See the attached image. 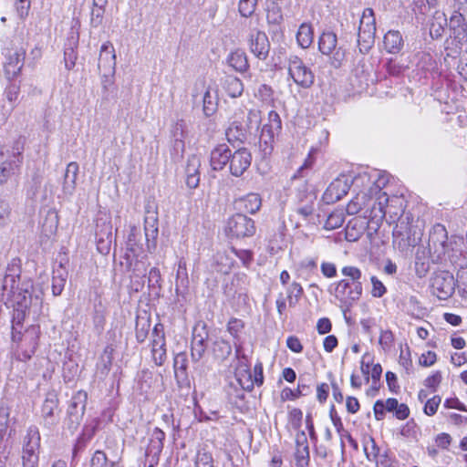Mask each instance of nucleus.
<instances>
[{
  "label": "nucleus",
  "mask_w": 467,
  "mask_h": 467,
  "mask_svg": "<svg viewBox=\"0 0 467 467\" xmlns=\"http://www.w3.org/2000/svg\"><path fill=\"white\" fill-rule=\"evenodd\" d=\"M441 402V398L438 395H435L432 398L428 399L424 405V409H423L424 413L428 416L434 415L437 412Z\"/></svg>",
  "instance_id": "nucleus-54"
},
{
  "label": "nucleus",
  "mask_w": 467,
  "mask_h": 467,
  "mask_svg": "<svg viewBox=\"0 0 467 467\" xmlns=\"http://www.w3.org/2000/svg\"><path fill=\"white\" fill-rule=\"evenodd\" d=\"M422 234L419 220L415 219L410 213H403L393 229L392 244L400 252L408 253L418 244Z\"/></svg>",
  "instance_id": "nucleus-2"
},
{
  "label": "nucleus",
  "mask_w": 467,
  "mask_h": 467,
  "mask_svg": "<svg viewBox=\"0 0 467 467\" xmlns=\"http://www.w3.org/2000/svg\"><path fill=\"white\" fill-rule=\"evenodd\" d=\"M204 341V337H202L201 334H196L195 332L193 333L191 349L192 361L198 362L202 358L206 349Z\"/></svg>",
  "instance_id": "nucleus-39"
},
{
  "label": "nucleus",
  "mask_w": 467,
  "mask_h": 467,
  "mask_svg": "<svg viewBox=\"0 0 467 467\" xmlns=\"http://www.w3.org/2000/svg\"><path fill=\"white\" fill-rule=\"evenodd\" d=\"M202 102L203 113L206 116H212L217 109V96L215 92H212L211 88L208 87L201 99Z\"/></svg>",
  "instance_id": "nucleus-38"
},
{
  "label": "nucleus",
  "mask_w": 467,
  "mask_h": 467,
  "mask_svg": "<svg viewBox=\"0 0 467 467\" xmlns=\"http://www.w3.org/2000/svg\"><path fill=\"white\" fill-rule=\"evenodd\" d=\"M20 267L16 259L7 266L3 279L2 288L5 294L11 299L14 306L12 317V340L19 342L23 338V323L26 316H38L41 310L42 301L36 296H32L33 287L30 282L19 284Z\"/></svg>",
  "instance_id": "nucleus-1"
},
{
  "label": "nucleus",
  "mask_w": 467,
  "mask_h": 467,
  "mask_svg": "<svg viewBox=\"0 0 467 467\" xmlns=\"http://www.w3.org/2000/svg\"><path fill=\"white\" fill-rule=\"evenodd\" d=\"M25 52L23 50L15 51L8 56L7 61L4 67L5 76L8 79L17 77L23 67Z\"/></svg>",
  "instance_id": "nucleus-23"
},
{
  "label": "nucleus",
  "mask_w": 467,
  "mask_h": 467,
  "mask_svg": "<svg viewBox=\"0 0 467 467\" xmlns=\"http://www.w3.org/2000/svg\"><path fill=\"white\" fill-rule=\"evenodd\" d=\"M141 236L140 231L136 226L130 228V232L128 235L127 245L128 249L132 252L135 255L141 250L140 244Z\"/></svg>",
  "instance_id": "nucleus-44"
},
{
  "label": "nucleus",
  "mask_w": 467,
  "mask_h": 467,
  "mask_svg": "<svg viewBox=\"0 0 467 467\" xmlns=\"http://www.w3.org/2000/svg\"><path fill=\"white\" fill-rule=\"evenodd\" d=\"M455 289L453 275L446 271L434 273L431 278V290L432 295L440 300H446L451 296Z\"/></svg>",
  "instance_id": "nucleus-7"
},
{
  "label": "nucleus",
  "mask_w": 467,
  "mask_h": 467,
  "mask_svg": "<svg viewBox=\"0 0 467 467\" xmlns=\"http://www.w3.org/2000/svg\"><path fill=\"white\" fill-rule=\"evenodd\" d=\"M194 465L195 467H214L213 456L207 452H199Z\"/></svg>",
  "instance_id": "nucleus-56"
},
{
  "label": "nucleus",
  "mask_w": 467,
  "mask_h": 467,
  "mask_svg": "<svg viewBox=\"0 0 467 467\" xmlns=\"http://www.w3.org/2000/svg\"><path fill=\"white\" fill-rule=\"evenodd\" d=\"M185 128V122L182 119H179L171 129V134L174 140V147L177 150L183 151L184 150Z\"/></svg>",
  "instance_id": "nucleus-36"
},
{
  "label": "nucleus",
  "mask_w": 467,
  "mask_h": 467,
  "mask_svg": "<svg viewBox=\"0 0 467 467\" xmlns=\"http://www.w3.org/2000/svg\"><path fill=\"white\" fill-rule=\"evenodd\" d=\"M20 87L18 85L10 84L6 87L4 92V96L10 105L8 107L5 105L0 107V121L5 122L11 115L15 108V103L18 99Z\"/></svg>",
  "instance_id": "nucleus-26"
},
{
  "label": "nucleus",
  "mask_w": 467,
  "mask_h": 467,
  "mask_svg": "<svg viewBox=\"0 0 467 467\" xmlns=\"http://www.w3.org/2000/svg\"><path fill=\"white\" fill-rule=\"evenodd\" d=\"M108 2L103 0H93V6L90 11L89 26L98 28L102 26L105 14V6Z\"/></svg>",
  "instance_id": "nucleus-35"
},
{
  "label": "nucleus",
  "mask_w": 467,
  "mask_h": 467,
  "mask_svg": "<svg viewBox=\"0 0 467 467\" xmlns=\"http://www.w3.org/2000/svg\"><path fill=\"white\" fill-rule=\"evenodd\" d=\"M215 263L219 272L228 274L233 268L234 261L226 252H218L215 255Z\"/></svg>",
  "instance_id": "nucleus-45"
},
{
  "label": "nucleus",
  "mask_w": 467,
  "mask_h": 467,
  "mask_svg": "<svg viewBox=\"0 0 467 467\" xmlns=\"http://www.w3.org/2000/svg\"><path fill=\"white\" fill-rule=\"evenodd\" d=\"M229 233L237 238L250 237L255 233L254 222L243 213H235L227 223Z\"/></svg>",
  "instance_id": "nucleus-10"
},
{
  "label": "nucleus",
  "mask_w": 467,
  "mask_h": 467,
  "mask_svg": "<svg viewBox=\"0 0 467 467\" xmlns=\"http://www.w3.org/2000/svg\"><path fill=\"white\" fill-rule=\"evenodd\" d=\"M296 467H308L310 462L309 446L306 435L300 431L296 435V451L294 453Z\"/></svg>",
  "instance_id": "nucleus-17"
},
{
  "label": "nucleus",
  "mask_w": 467,
  "mask_h": 467,
  "mask_svg": "<svg viewBox=\"0 0 467 467\" xmlns=\"http://www.w3.org/2000/svg\"><path fill=\"white\" fill-rule=\"evenodd\" d=\"M376 19L371 8L363 11L358 32V45L361 53H367L374 44Z\"/></svg>",
  "instance_id": "nucleus-3"
},
{
  "label": "nucleus",
  "mask_w": 467,
  "mask_h": 467,
  "mask_svg": "<svg viewBox=\"0 0 467 467\" xmlns=\"http://www.w3.org/2000/svg\"><path fill=\"white\" fill-rule=\"evenodd\" d=\"M257 5V0H240L239 12L242 16L249 17L254 11Z\"/></svg>",
  "instance_id": "nucleus-52"
},
{
  "label": "nucleus",
  "mask_w": 467,
  "mask_h": 467,
  "mask_svg": "<svg viewBox=\"0 0 467 467\" xmlns=\"http://www.w3.org/2000/svg\"><path fill=\"white\" fill-rule=\"evenodd\" d=\"M261 122V112L257 109H250L247 113L245 129L247 131L257 130Z\"/></svg>",
  "instance_id": "nucleus-50"
},
{
  "label": "nucleus",
  "mask_w": 467,
  "mask_h": 467,
  "mask_svg": "<svg viewBox=\"0 0 467 467\" xmlns=\"http://www.w3.org/2000/svg\"><path fill=\"white\" fill-rule=\"evenodd\" d=\"M321 273L327 278H333L337 275L336 265L329 262H323L321 264Z\"/></svg>",
  "instance_id": "nucleus-64"
},
{
  "label": "nucleus",
  "mask_w": 467,
  "mask_h": 467,
  "mask_svg": "<svg viewBox=\"0 0 467 467\" xmlns=\"http://www.w3.org/2000/svg\"><path fill=\"white\" fill-rule=\"evenodd\" d=\"M447 232L444 226L435 225L430 233L428 244L425 246L432 254V264L439 263L447 251Z\"/></svg>",
  "instance_id": "nucleus-6"
},
{
  "label": "nucleus",
  "mask_w": 467,
  "mask_h": 467,
  "mask_svg": "<svg viewBox=\"0 0 467 467\" xmlns=\"http://www.w3.org/2000/svg\"><path fill=\"white\" fill-rule=\"evenodd\" d=\"M98 68L102 78L113 77L116 69V55L113 45L107 41L99 51Z\"/></svg>",
  "instance_id": "nucleus-11"
},
{
  "label": "nucleus",
  "mask_w": 467,
  "mask_h": 467,
  "mask_svg": "<svg viewBox=\"0 0 467 467\" xmlns=\"http://www.w3.org/2000/svg\"><path fill=\"white\" fill-rule=\"evenodd\" d=\"M231 150L226 144L217 145L210 154V165L213 171H221L227 164L231 157Z\"/></svg>",
  "instance_id": "nucleus-21"
},
{
  "label": "nucleus",
  "mask_w": 467,
  "mask_h": 467,
  "mask_svg": "<svg viewBox=\"0 0 467 467\" xmlns=\"http://www.w3.org/2000/svg\"><path fill=\"white\" fill-rule=\"evenodd\" d=\"M384 47L389 53L397 54L403 47V38L400 31L390 30L384 36Z\"/></svg>",
  "instance_id": "nucleus-33"
},
{
  "label": "nucleus",
  "mask_w": 467,
  "mask_h": 467,
  "mask_svg": "<svg viewBox=\"0 0 467 467\" xmlns=\"http://www.w3.org/2000/svg\"><path fill=\"white\" fill-rule=\"evenodd\" d=\"M212 350L216 358L223 360L232 353V347L228 341L223 338H217L213 343Z\"/></svg>",
  "instance_id": "nucleus-42"
},
{
  "label": "nucleus",
  "mask_w": 467,
  "mask_h": 467,
  "mask_svg": "<svg viewBox=\"0 0 467 467\" xmlns=\"http://www.w3.org/2000/svg\"><path fill=\"white\" fill-rule=\"evenodd\" d=\"M288 74L294 82L301 88H307L314 83V74L311 69L296 55H291L288 57Z\"/></svg>",
  "instance_id": "nucleus-5"
},
{
  "label": "nucleus",
  "mask_w": 467,
  "mask_h": 467,
  "mask_svg": "<svg viewBox=\"0 0 467 467\" xmlns=\"http://www.w3.org/2000/svg\"><path fill=\"white\" fill-rule=\"evenodd\" d=\"M337 37L334 32H323L318 39V49L326 56H332V65L339 67L345 58V51L341 47H337Z\"/></svg>",
  "instance_id": "nucleus-8"
},
{
  "label": "nucleus",
  "mask_w": 467,
  "mask_h": 467,
  "mask_svg": "<svg viewBox=\"0 0 467 467\" xmlns=\"http://www.w3.org/2000/svg\"><path fill=\"white\" fill-rule=\"evenodd\" d=\"M58 408V399L57 393L52 390L48 391L46 395L45 400L42 405V417L47 425H54L57 422L56 418V411Z\"/></svg>",
  "instance_id": "nucleus-19"
},
{
  "label": "nucleus",
  "mask_w": 467,
  "mask_h": 467,
  "mask_svg": "<svg viewBox=\"0 0 467 467\" xmlns=\"http://www.w3.org/2000/svg\"><path fill=\"white\" fill-rule=\"evenodd\" d=\"M165 440V433L159 428H155L152 433V441L154 448L161 451L163 448V441Z\"/></svg>",
  "instance_id": "nucleus-61"
},
{
  "label": "nucleus",
  "mask_w": 467,
  "mask_h": 467,
  "mask_svg": "<svg viewBox=\"0 0 467 467\" xmlns=\"http://www.w3.org/2000/svg\"><path fill=\"white\" fill-rule=\"evenodd\" d=\"M448 26L446 15L441 11H435L430 22V34L432 38H439L442 36L445 26Z\"/></svg>",
  "instance_id": "nucleus-31"
},
{
  "label": "nucleus",
  "mask_w": 467,
  "mask_h": 467,
  "mask_svg": "<svg viewBox=\"0 0 467 467\" xmlns=\"http://www.w3.org/2000/svg\"><path fill=\"white\" fill-rule=\"evenodd\" d=\"M455 285L461 296L467 298V265L458 270Z\"/></svg>",
  "instance_id": "nucleus-49"
},
{
  "label": "nucleus",
  "mask_w": 467,
  "mask_h": 467,
  "mask_svg": "<svg viewBox=\"0 0 467 467\" xmlns=\"http://www.w3.org/2000/svg\"><path fill=\"white\" fill-rule=\"evenodd\" d=\"M250 51L260 60H265L270 50V43L265 32L254 31L249 38Z\"/></svg>",
  "instance_id": "nucleus-16"
},
{
  "label": "nucleus",
  "mask_w": 467,
  "mask_h": 467,
  "mask_svg": "<svg viewBox=\"0 0 467 467\" xmlns=\"http://www.w3.org/2000/svg\"><path fill=\"white\" fill-rule=\"evenodd\" d=\"M432 263V254L424 245L419 246L415 254V272L419 277H423L430 270Z\"/></svg>",
  "instance_id": "nucleus-24"
},
{
  "label": "nucleus",
  "mask_w": 467,
  "mask_h": 467,
  "mask_svg": "<svg viewBox=\"0 0 467 467\" xmlns=\"http://www.w3.org/2000/svg\"><path fill=\"white\" fill-rule=\"evenodd\" d=\"M165 348V337L162 328L155 326L152 331L151 353Z\"/></svg>",
  "instance_id": "nucleus-47"
},
{
  "label": "nucleus",
  "mask_w": 467,
  "mask_h": 467,
  "mask_svg": "<svg viewBox=\"0 0 467 467\" xmlns=\"http://www.w3.org/2000/svg\"><path fill=\"white\" fill-rule=\"evenodd\" d=\"M239 209H243L249 213H255L262 205V200L258 193L251 192L240 198L237 202Z\"/></svg>",
  "instance_id": "nucleus-29"
},
{
  "label": "nucleus",
  "mask_w": 467,
  "mask_h": 467,
  "mask_svg": "<svg viewBox=\"0 0 467 467\" xmlns=\"http://www.w3.org/2000/svg\"><path fill=\"white\" fill-rule=\"evenodd\" d=\"M379 192L380 190L379 186L370 187L368 192H360L356 194L354 198L350 200L348 203L346 211L348 214L354 215L358 213L362 209L368 205L369 201L371 200V196L373 193Z\"/></svg>",
  "instance_id": "nucleus-18"
},
{
  "label": "nucleus",
  "mask_w": 467,
  "mask_h": 467,
  "mask_svg": "<svg viewBox=\"0 0 467 467\" xmlns=\"http://www.w3.org/2000/svg\"><path fill=\"white\" fill-rule=\"evenodd\" d=\"M252 155L244 148L239 149L234 152L231 151L229 161V171L234 176H241L251 165Z\"/></svg>",
  "instance_id": "nucleus-14"
},
{
  "label": "nucleus",
  "mask_w": 467,
  "mask_h": 467,
  "mask_svg": "<svg viewBox=\"0 0 467 467\" xmlns=\"http://www.w3.org/2000/svg\"><path fill=\"white\" fill-rule=\"evenodd\" d=\"M344 222H345L344 213L342 212L336 211V212L331 213L328 215V217L325 223V228L327 230L337 229L342 226Z\"/></svg>",
  "instance_id": "nucleus-48"
},
{
  "label": "nucleus",
  "mask_w": 467,
  "mask_h": 467,
  "mask_svg": "<svg viewBox=\"0 0 467 467\" xmlns=\"http://www.w3.org/2000/svg\"><path fill=\"white\" fill-rule=\"evenodd\" d=\"M87 394L83 391H78L72 397L69 407L67 410L68 417L72 423L79 424V421L84 414L86 409Z\"/></svg>",
  "instance_id": "nucleus-22"
},
{
  "label": "nucleus",
  "mask_w": 467,
  "mask_h": 467,
  "mask_svg": "<svg viewBox=\"0 0 467 467\" xmlns=\"http://www.w3.org/2000/svg\"><path fill=\"white\" fill-rule=\"evenodd\" d=\"M40 434L36 427H30L25 438L22 451L23 467H38Z\"/></svg>",
  "instance_id": "nucleus-4"
},
{
  "label": "nucleus",
  "mask_w": 467,
  "mask_h": 467,
  "mask_svg": "<svg viewBox=\"0 0 467 467\" xmlns=\"http://www.w3.org/2000/svg\"><path fill=\"white\" fill-rule=\"evenodd\" d=\"M349 188L348 180L345 176L337 177L326 189L322 200L327 204L335 203L348 193Z\"/></svg>",
  "instance_id": "nucleus-13"
},
{
  "label": "nucleus",
  "mask_w": 467,
  "mask_h": 467,
  "mask_svg": "<svg viewBox=\"0 0 467 467\" xmlns=\"http://www.w3.org/2000/svg\"><path fill=\"white\" fill-rule=\"evenodd\" d=\"M235 379L244 390L251 391L254 389L253 374L246 364H239L235 370Z\"/></svg>",
  "instance_id": "nucleus-30"
},
{
  "label": "nucleus",
  "mask_w": 467,
  "mask_h": 467,
  "mask_svg": "<svg viewBox=\"0 0 467 467\" xmlns=\"http://www.w3.org/2000/svg\"><path fill=\"white\" fill-rule=\"evenodd\" d=\"M372 284L371 295L374 297H381L386 293L387 289L383 283L379 280L376 276H371L370 278Z\"/></svg>",
  "instance_id": "nucleus-58"
},
{
  "label": "nucleus",
  "mask_w": 467,
  "mask_h": 467,
  "mask_svg": "<svg viewBox=\"0 0 467 467\" xmlns=\"http://www.w3.org/2000/svg\"><path fill=\"white\" fill-rule=\"evenodd\" d=\"M67 274L66 270L59 265L58 269L54 270L52 277V293L55 296H59L65 286Z\"/></svg>",
  "instance_id": "nucleus-40"
},
{
  "label": "nucleus",
  "mask_w": 467,
  "mask_h": 467,
  "mask_svg": "<svg viewBox=\"0 0 467 467\" xmlns=\"http://www.w3.org/2000/svg\"><path fill=\"white\" fill-rule=\"evenodd\" d=\"M383 407L388 412H394L395 417L398 420H403L410 416V409L404 403H399L398 400L394 398H389L383 400Z\"/></svg>",
  "instance_id": "nucleus-34"
},
{
  "label": "nucleus",
  "mask_w": 467,
  "mask_h": 467,
  "mask_svg": "<svg viewBox=\"0 0 467 467\" xmlns=\"http://www.w3.org/2000/svg\"><path fill=\"white\" fill-rule=\"evenodd\" d=\"M78 173V164L72 161L67 164L65 172L64 191L71 192L75 189L76 180Z\"/></svg>",
  "instance_id": "nucleus-41"
},
{
  "label": "nucleus",
  "mask_w": 467,
  "mask_h": 467,
  "mask_svg": "<svg viewBox=\"0 0 467 467\" xmlns=\"http://www.w3.org/2000/svg\"><path fill=\"white\" fill-rule=\"evenodd\" d=\"M303 294V288L299 283L293 282L287 289L289 306H295Z\"/></svg>",
  "instance_id": "nucleus-51"
},
{
  "label": "nucleus",
  "mask_w": 467,
  "mask_h": 467,
  "mask_svg": "<svg viewBox=\"0 0 467 467\" xmlns=\"http://www.w3.org/2000/svg\"><path fill=\"white\" fill-rule=\"evenodd\" d=\"M314 39L313 29L309 24L303 23L297 31L296 41L302 48H307L311 46Z\"/></svg>",
  "instance_id": "nucleus-37"
},
{
  "label": "nucleus",
  "mask_w": 467,
  "mask_h": 467,
  "mask_svg": "<svg viewBox=\"0 0 467 467\" xmlns=\"http://www.w3.org/2000/svg\"><path fill=\"white\" fill-rule=\"evenodd\" d=\"M246 131L247 130L243 124L237 121H233L226 130L225 135L230 142L234 140H243L245 139Z\"/></svg>",
  "instance_id": "nucleus-43"
},
{
  "label": "nucleus",
  "mask_w": 467,
  "mask_h": 467,
  "mask_svg": "<svg viewBox=\"0 0 467 467\" xmlns=\"http://www.w3.org/2000/svg\"><path fill=\"white\" fill-rule=\"evenodd\" d=\"M144 231L147 249L149 252H151L156 247V239L158 236V218L155 213L147 211L144 221Z\"/></svg>",
  "instance_id": "nucleus-20"
},
{
  "label": "nucleus",
  "mask_w": 467,
  "mask_h": 467,
  "mask_svg": "<svg viewBox=\"0 0 467 467\" xmlns=\"http://www.w3.org/2000/svg\"><path fill=\"white\" fill-rule=\"evenodd\" d=\"M362 285H353L349 280H340L336 284L335 296L340 301L341 307L348 309L362 295Z\"/></svg>",
  "instance_id": "nucleus-9"
},
{
  "label": "nucleus",
  "mask_w": 467,
  "mask_h": 467,
  "mask_svg": "<svg viewBox=\"0 0 467 467\" xmlns=\"http://www.w3.org/2000/svg\"><path fill=\"white\" fill-rule=\"evenodd\" d=\"M341 273L343 275L348 277L347 280H349L350 284L353 285H362L360 281L362 277V272L359 268L353 265H346L341 269Z\"/></svg>",
  "instance_id": "nucleus-46"
},
{
  "label": "nucleus",
  "mask_w": 467,
  "mask_h": 467,
  "mask_svg": "<svg viewBox=\"0 0 467 467\" xmlns=\"http://www.w3.org/2000/svg\"><path fill=\"white\" fill-rule=\"evenodd\" d=\"M448 26L452 31L455 39H458L460 42L465 39L467 31L465 18L459 11L453 12Z\"/></svg>",
  "instance_id": "nucleus-27"
},
{
  "label": "nucleus",
  "mask_w": 467,
  "mask_h": 467,
  "mask_svg": "<svg viewBox=\"0 0 467 467\" xmlns=\"http://www.w3.org/2000/svg\"><path fill=\"white\" fill-rule=\"evenodd\" d=\"M200 166H201V161L198 156L192 155L188 158L186 167H185V175H186V184L191 189H195L199 185Z\"/></svg>",
  "instance_id": "nucleus-25"
},
{
  "label": "nucleus",
  "mask_w": 467,
  "mask_h": 467,
  "mask_svg": "<svg viewBox=\"0 0 467 467\" xmlns=\"http://www.w3.org/2000/svg\"><path fill=\"white\" fill-rule=\"evenodd\" d=\"M208 87L205 86L204 80H197L194 83L193 88L192 90V98L194 104L199 102L198 98L202 99V94Z\"/></svg>",
  "instance_id": "nucleus-60"
},
{
  "label": "nucleus",
  "mask_w": 467,
  "mask_h": 467,
  "mask_svg": "<svg viewBox=\"0 0 467 467\" xmlns=\"http://www.w3.org/2000/svg\"><path fill=\"white\" fill-rule=\"evenodd\" d=\"M15 5L19 17L25 18L28 15L31 0H16Z\"/></svg>",
  "instance_id": "nucleus-59"
},
{
  "label": "nucleus",
  "mask_w": 467,
  "mask_h": 467,
  "mask_svg": "<svg viewBox=\"0 0 467 467\" xmlns=\"http://www.w3.org/2000/svg\"><path fill=\"white\" fill-rule=\"evenodd\" d=\"M227 64L240 73H244L249 68L247 56L242 49L231 52L227 57Z\"/></svg>",
  "instance_id": "nucleus-28"
},
{
  "label": "nucleus",
  "mask_w": 467,
  "mask_h": 467,
  "mask_svg": "<svg viewBox=\"0 0 467 467\" xmlns=\"http://www.w3.org/2000/svg\"><path fill=\"white\" fill-rule=\"evenodd\" d=\"M282 130V121L279 114L271 110L268 113L267 122L263 125L260 142L264 143L266 147L272 148V143L275 137L277 136Z\"/></svg>",
  "instance_id": "nucleus-12"
},
{
  "label": "nucleus",
  "mask_w": 467,
  "mask_h": 467,
  "mask_svg": "<svg viewBox=\"0 0 467 467\" xmlns=\"http://www.w3.org/2000/svg\"><path fill=\"white\" fill-rule=\"evenodd\" d=\"M58 219L57 213L49 212L43 224L44 231L47 234H52L57 231Z\"/></svg>",
  "instance_id": "nucleus-53"
},
{
  "label": "nucleus",
  "mask_w": 467,
  "mask_h": 467,
  "mask_svg": "<svg viewBox=\"0 0 467 467\" xmlns=\"http://www.w3.org/2000/svg\"><path fill=\"white\" fill-rule=\"evenodd\" d=\"M112 353H113L112 347L107 346L104 348L103 354L101 356V362L103 363V370L106 373L109 370V368L112 363Z\"/></svg>",
  "instance_id": "nucleus-62"
},
{
  "label": "nucleus",
  "mask_w": 467,
  "mask_h": 467,
  "mask_svg": "<svg viewBox=\"0 0 467 467\" xmlns=\"http://www.w3.org/2000/svg\"><path fill=\"white\" fill-rule=\"evenodd\" d=\"M9 421V410L7 407L0 406V441L5 434Z\"/></svg>",
  "instance_id": "nucleus-55"
},
{
  "label": "nucleus",
  "mask_w": 467,
  "mask_h": 467,
  "mask_svg": "<svg viewBox=\"0 0 467 467\" xmlns=\"http://www.w3.org/2000/svg\"><path fill=\"white\" fill-rule=\"evenodd\" d=\"M108 458L102 451H96L90 460L89 467H107Z\"/></svg>",
  "instance_id": "nucleus-57"
},
{
  "label": "nucleus",
  "mask_w": 467,
  "mask_h": 467,
  "mask_svg": "<svg viewBox=\"0 0 467 467\" xmlns=\"http://www.w3.org/2000/svg\"><path fill=\"white\" fill-rule=\"evenodd\" d=\"M243 327L244 322L237 318H231L227 324V330L234 337H236Z\"/></svg>",
  "instance_id": "nucleus-63"
},
{
  "label": "nucleus",
  "mask_w": 467,
  "mask_h": 467,
  "mask_svg": "<svg viewBox=\"0 0 467 467\" xmlns=\"http://www.w3.org/2000/svg\"><path fill=\"white\" fill-rule=\"evenodd\" d=\"M22 158L20 152L5 154L0 152V183L5 182L18 169Z\"/></svg>",
  "instance_id": "nucleus-15"
},
{
  "label": "nucleus",
  "mask_w": 467,
  "mask_h": 467,
  "mask_svg": "<svg viewBox=\"0 0 467 467\" xmlns=\"http://www.w3.org/2000/svg\"><path fill=\"white\" fill-rule=\"evenodd\" d=\"M222 88L231 98H238L244 92L243 82L234 76H226L222 81Z\"/></svg>",
  "instance_id": "nucleus-32"
}]
</instances>
